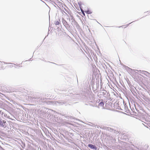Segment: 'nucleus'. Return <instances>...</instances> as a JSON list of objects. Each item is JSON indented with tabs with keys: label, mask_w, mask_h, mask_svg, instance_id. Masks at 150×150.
Segmentation results:
<instances>
[{
	"label": "nucleus",
	"mask_w": 150,
	"mask_h": 150,
	"mask_svg": "<svg viewBox=\"0 0 150 150\" xmlns=\"http://www.w3.org/2000/svg\"><path fill=\"white\" fill-rule=\"evenodd\" d=\"M88 146L92 149H95V150H96L97 149L96 147L95 146L93 145L92 144H89L88 145Z\"/></svg>",
	"instance_id": "obj_1"
},
{
	"label": "nucleus",
	"mask_w": 150,
	"mask_h": 150,
	"mask_svg": "<svg viewBox=\"0 0 150 150\" xmlns=\"http://www.w3.org/2000/svg\"><path fill=\"white\" fill-rule=\"evenodd\" d=\"M104 105V103L103 102H101L99 104L98 106L99 107H102V108H103Z\"/></svg>",
	"instance_id": "obj_2"
},
{
	"label": "nucleus",
	"mask_w": 150,
	"mask_h": 150,
	"mask_svg": "<svg viewBox=\"0 0 150 150\" xmlns=\"http://www.w3.org/2000/svg\"><path fill=\"white\" fill-rule=\"evenodd\" d=\"M16 66V67H22L21 65L20 64H17L15 65Z\"/></svg>",
	"instance_id": "obj_3"
},
{
	"label": "nucleus",
	"mask_w": 150,
	"mask_h": 150,
	"mask_svg": "<svg viewBox=\"0 0 150 150\" xmlns=\"http://www.w3.org/2000/svg\"><path fill=\"white\" fill-rule=\"evenodd\" d=\"M2 122L1 120H0V125L2 126H4V125H3Z\"/></svg>",
	"instance_id": "obj_4"
},
{
	"label": "nucleus",
	"mask_w": 150,
	"mask_h": 150,
	"mask_svg": "<svg viewBox=\"0 0 150 150\" xmlns=\"http://www.w3.org/2000/svg\"><path fill=\"white\" fill-rule=\"evenodd\" d=\"M87 13H88V14H90V13H91V11H86V12Z\"/></svg>",
	"instance_id": "obj_5"
},
{
	"label": "nucleus",
	"mask_w": 150,
	"mask_h": 150,
	"mask_svg": "<svg viewBox=\"0 0 150 150\" xmlns=\"http://www.w3.org/2000/svg\"><path fill=\"white\" fill-rule=\"evenodd\" d=\"M81 11L82 13L83 14V15L84 16H85V13H84V11L83 10L81 9Z\"/></svg>",
	"instance_id": "obj_6"
},
{
	"label": "nucleus",
	"mask_w": 150,
	"mask_h": 150,
	"mask_svg": "<svg viewBox=\"0 0 150 150\" xmlns=\"http://www.w3.org/2000/svg\"><path fill=\"white\" fill-rule=\"evenodd\" d=\"M59 24V22L58 21H57L55 22V24L56 25H58Z\"/></svg>",
	"instance_id": "obj_7"
},
{
	"label": "nucleus",
	"mask_w": 150,
	"mask_h": 150,
	"mask_svg": "<svg viewBox=\"0 0 150 150\" xmlns=\"http://www.w3.org/2000/svg\"><path fill=\"white\" fill-rule=\"evenodd\" d=\"M63 23H65V20H64V19L63 20Z\"/></svg>",
	"instance_id": "obj_8"
},
{
	"label": "nucleus",
	"mask_w": 150,
	"mask_h": 150,
	"mask_svg": "<svg viewBox=\"0 0 150 150\" xmlns=\"http://www.w3.org/2000/svg\"><path fill=\"white\" fill-rule=\"evenodd\" d=\"M3 122L4 123H6V121L5 120H3Z\"/></svg>",
	"instance_id": "obj_9"
}]
</instances>
